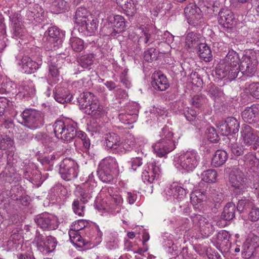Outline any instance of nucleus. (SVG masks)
Returning a JSON list of instances; mask_svg holds the SVG:
<instances>
[{
	"label": "nucleus",
	"instance_id": "69168bd1",
	"mask_svg": "<svg viewBox=\"0 0 259 259\" xmlns=\"http://www.w3.org/2000/svg\"><path fill=\"white\" fill-rule=\"evenodd\" d=\"M184 115L187 120L193 121L196 118L197 112L193 109H189L184 113Z\"/></svg>",
	"mask_w": 259,
	"mask_h": 259
},
{
	"label": "nucleus",
	"instance_id": "6e6552de",
	"mask_svg": "<svg viewBox=\"0 0 259 259\" xmlns=\"http://www.w3.org/2000/svg\"><path fill=\"white\" fill-rule=\"evenodd\" d=\"M191 219L193 225L199 227L203 237H208L214 231V223L215 221L212 218L208 216L205 218L199 214H193Z\"/></svg>",
	"mask_w": 259,
	"mask_h": 259
},
{
	"label": "nucleus",
	"instance_id": "f03ea898",
	"mask_svg": "<svg viewBox=\"0 0 259 259\" xmlns=\"http://www.w3.org/2000/svg\"><path fill=\"white\" fill-rule=\"evenodd\" d=\"M240 61L236 52L233 50H229L224 59V63L217 68V74L221 78L227 77L231 81L234 79L239 72L238 65Z\"/></svg>",
	"mask_w": 259,
	"mask_h": 259
},
{
	"label": "nucleus",
	"instance_id": "393cba45",
	"mask_svg": "<svg viewBox=\"0 0 259 259\" xmlns=\"http://www.w3.org/2000/svg\"><path fill=\"white\" fill-rule=\"evenodd\" d=\"M218 21L225 27H231L235 25L236 21L233 12L228 9H223L219 14Z\"/></svg>",
	"mask_w": 259,
	"mask_h": 259
},
{
	"label": "nucleus",
	"instance_id": "a878e982",
	"mask_svg": "<svg viewBox=\"0 0 259 259\" xmlns=\"http://www.w3.org/2000/svg\"><path fill=\"white\" fill-rule=\"evenodd\" d=\"M79 25L78 30L83 32L85 35H92L94 34L97 29L98 21L93 17H89L85 22Z\"/></svg>",
	"mask_w": 259,
	"mask_h": 259
},
{
	"label": "nucleus",
	"instance_id": "49530a36",
	"mask_svg": "<svg viewBox=\"0 0 259 259\" xmlns=\"http://www.w3.org/2000/svg\"><path fill=\"white\" fill-rule=\"evenodd\" d=\"M217 177V173L214 169H208L202 174V180L206 183H214Z\"/></svg>",
	"mask_w": 259,
	"mask_h": 259
},
{
	"label": "nucleus",
	"instance_id": "1a4fd4ad",
	"mask_svg": "<svg viewBox=\"0 0 259 259\" xmlns=\"http://www.w3.org/2000/svg\"><path fill=\"white\" fill-rule=\"evenodd\" d=\"M257 65L256 53L254 51H248L245 52L240 61L239 70L242 74L251 77L256 72Z\"/></svg>",
	"mask_w": 259,
	"mask_h": 259
},
{
	"label": "nucleus",
	"instance_id": "58836bf2",
	"mask_svg": "<svg viewBox=\"0 0 259 259\" xmlns=\"http://www.w3.org/2000/svg\"><path fill=\"white\" fill-rule=\"evenodd\" d=\"M198 53L200 58L205 62H209L212 57L209 47L205 43L199 45Z\"/></svg>",
	"mask_w": 259,
	"mask_h": 259
},
{
	"label": "nucleus",
	"instance_id": "473e14b6",
	"mask_svg": "<svg viewBox=\"0 0 259 259\" xmlns=\"http://www.w3.org/2000/svg\"><path fill=\"white\" fill-rule=\"evenodd\" d=\"M68 233L71 242L77 247H82L85 245L86 242L88 241L85 239H83L81 236V234L83 235V232H80L75 229H73L71 227Z\"/></svg>",
	"mask_w": 259,
	"mask_h": 259
},
{
	"label": "nucleus",
	"instance_id": "bf43d9fd",
	"mask_svg": "<svg viewBox=\"0 0 259 259\" xmlns=\"http://www.w3.org/2000/svg\"><path fill=\"white\" fill-rule=\"evenodd\" d=\"M125 5V8H123V10L129 15L133 16L134 15L136 12V9L133 1L130 0V2L126 3Z\"/></svg>",
	"mask_w": 259,
	"mask_h": 259
},
{
	"label": "nucleus",
	"instance_id": "412c9836",
	"mask_svg": "<svg viewBox=\"0 0 259 259\" xmlns=\"http://www.w3.org/2000/svg\"><path fill=\"white\" fill-rule=\"evenodd\" d=\"M83 233L84 237L88 238L94 244H98L101 242L103 233L96 224L90 223Z\"/></svg>",
	"mask_w": 259,
	"mask_h": 259
},
{
	"label": "nucleus",
	"instance_id": "c85d7f7f",
	"mask_svg": "<svg viewBox=\"0 0 259 259\" xmlns=\"http://www.w3.org/2000/svg\"><path fill=\"white\" fill-rule=\"evenodd\" d=\"M110 21L112 24L113 31L110 33L112 36L123 31L125 28V20L121 15H116L112 18L110 17Z\"/></svg>",
	"mask_w": 259,
	"mask_h": 259
},
{
	"label": "nucleus",
	"instance_id": "c03bdc74",
	"mask_svg": "<svg viewBox=\"0 0 259 259\" xmlns=\"http://www.w3.org/2000/svg\"><path fill=\"white\" fill-rule=\"evenodd\" d=\"M136 144V139L132 135H128L126 137L124 141L121 143L120 148H121V151L122 149L125 151H130L134 147Z\"/></svg>",
	"mask_w": 259,
	"mask_h": 259
},
{
	"label": "nucleus",
	"instance_id": "cd10ccee",
	"mask_svg": "<svg viewBox=\"0 0 259 259\" xmlns=\"http://www.w3.org/2000/svg\"><path fill=\"white\" fill-rule=\"evenodd\" d=\"M17 96L19 97L25 98L34 95L35 90L33 83L30 80L23 81L18 87Z\"/></svg>",
	"mask_w": 259,
	"mask_h": 259
},
{
	"label": "nucleus",
	"instance_id": "c9c22d12",
	"mask_svg": "<svg viewBox=\"0 0 259 259\" xmlns=\"http://www.w3.org/2000/svg\"><path fill=\"white\" fill-rule=\"evenodd\" d=\"M228 158V154L224 150H217L213 156L211 164L214 167H220L223 165Z\"/></svg>",
	"mask_w": 259,
	"mask_h": 259
},
{
	"label": "nucleus",
	"instance_id": "5fc2aeb1",
	"mask_svg": "<svg viewBox=\"0 0 259 259\" xmlns=\"http://www.w3.org/2000/svg\"><path fill=\"white\" fill-rule=\"evenodd\" d=\"M155 39V38L153 37L151 34L144 32L140 36L138 41L139 42H144L145 44L149 45L150 44L152 43Z\"/></svg>",
	"mask_w": 259,
	"mask_h": 259
},
{
	"label": "nucleus",
	"instance_id": "4be33fe9",
	"mask_svg": "<svg viewBox=\"0 0 259 259\" xmlns=\"http://www.w3.org/2000/svg\"><path fill=\"white\" fill-rule=\"evenodd\" d=\"M188 23L195 26L202 18L200 9L193 4H189L184 10Z\"/></svg>",
	"mask_w": 259,
	"mask_h": 259
},
{
	"label": "nucleus",
	"instance_id": "09e8293b",
	"mask_svg": "<svg viewBox=\"0 0 259 259\" xmlns=\"http://www.w3.org/2000/svg\"><path fill=\"white\" fill-rule=\"evenodd\" d=\"M69 44L72 49L75 52H80L84 48V42L83 40L77 37H71Z\"/></svg>",
	"mask_w": 259,
	"mask_h": 259
},
{
	"label": "nucleus",
	"instance_id": "7ed1b4c3",
	"mask_svg": "<svg viewBox=\"0 0 259 259\" xmlns=\"http://www.w3.org/2000/svg\"><path fill=\"white\" fill-rule=\"evenodd\" d=\"M200 161L198 152L194 150L177 154L174 159V165L182 174L193 171L197 166Z\"/></svg>",
	"mask_w": 259,
	"mask_h": 259
},
{
	"label": "nucleus",
	"instance_id": "6ab92c4d",
	"mask_svg": "<svg viewBox=\"0 0 259 259\" xmlns=\"http://www.w3.org/2000/svg\"><path fill=\"white\" fill-rule=\"evenodd\" d=\"M153 151L159 157H166L167 155L176 148L175 143L158 141L152 145Z\"/></svg>",
	"mask_w": 259,
	"mask_h": 259
},
{
	"label": "nucleus",
	"instance_id": "4468645a",
	"mask_svg": "<svg viewBox=\"0 0 259 259\" xmlns=\"http://www.w3.org/2000/svg\"><path fill=\"white\" fill-rule=\"evenodd\" d=\"M241 134L244 144L247 146L253 145V149H256V146L259 145V137L250 126L243 125Z\"/></svg>",
	"mask_w": 259,
	"mask_h": 259
},
{
	"label": "nucleus",
	"instance_id": "39448f33",
	"mask_svg": "<svg viewBox=\"0 0 259 259\" xmlns=\"http://www.w3.org/2000/svg\"><path fill=\"white\" fill-rule=\"evenodd\" d=\"M76 128V123L70 119L58 120L53 124L56 137L66 143L71 142L75 137Z\"/></svg>",
	"mask_w": 259,
	"mask_h": 259
},
{
	"label": "nucleus",
	"instance_id": "0e129e2a",
	"mask_svg": "<svg viewBox=\"0 0 259 259\" xmlns=\"http://www.w3.org/2000/svg\"><path fill=\"white\" fill-rule=\"evenodd\" d=\"M129 162L131 164V168L134 171H135L143 163L142 159L140 157L134 158Z\"/></svg>",
	"mask_w": 259,
	"mask_h": 259
},
{
	"label": "nucleus",
	"instance_id": "423d86ee",
	"mask_svg": "<svg viewBox=\"0 0 259 259\" xmlns=\"http://www.w3.org/2000/svg\"><path fill=\"white\" fill-rule=\"evenodd\" d=\"M117 168L118 163L116 159L111 157H107L100 162L97 172L101 181L112 184L114 181L112 171Z\"/></svg>",
	"mask_w": 259,
	"mask_h": 259
},
{
	"label": "nucleus",
	"instance_id": "aec40b11",
	"mask_svg": "<svg viewBox=\"0 0 259 259\" xmlns=\"http://www.w3.org/2000/svg\"><path fill=\"white\" fill-rule=\"evenodd\" d=\"M11 22L13 36L21 38L25 33V29L22 24V17L18 13H15L9 17Z\"/></svg>",
	"mask_w": 259,
	"mask_h": 259
},
{
	"label": "nucleus",
	"instance_id": "79ce46f5",
	"mask_svg": "<svg viewBox=\"0 0 259 259\" xmlns=\"http://www.w3.org/2000/svg\"><path fill=\"white\" fill-rule=\"evenodd\" d=\"M158 136L160 138L159 141H165L166 142L175 143L173 139L174 133L169 127L165 126L159 132Z\"/></svg>",
	"mask_w": 259,
	"mask_h": 259
},
{
	"label": "nucleus",
	"instance_id": "3c124183",
	"mask_svg": "<svg viewBox=\"0 0 259 259\" xmlns=\"http://www.w3.org/2000/svg\"><path fill=\"white\" fill-rule=\"evenodd\" d=\"M90 223L85 220H79L74 222L71 225V228L81 232H84L86 228L88 227Z\"/></svg>",
	"mask_w": 259,
	"mask_h": 259
},
{
	"label": "nucleus",
	"instance_id": "e433bc0d",
	"mask_svg": "<svg viewBox=\"0 0 259 259\" xmlns=\"http://www.w3.org/2000/svg\"><path fill=\"white\" fill-rule=\"evenodd\" d=\"M230 238V234L226 230H222L214 236L212 240L217 247L226 245Z\"/></svg>",
	"mask_w": 259,
	"mask_h": 259
},
{
	"label": "nucleus",
	"instance_id": "c756f323",
	"mask_svg": "<svg viewBox=\"0 0 259 259\" xmlns=\"http://www.w3.org/2000/svg\"><path fill=\"white\" fill-rule=\"evenodd\" d=\"M55 100L61 104L69 103L71 101L72 95L65 89L61 87L55 88L53 91Z\"/></svg>",
	"mask_w": 259,
	"mask_h": 259
},
{
	"label": "nucleus",
	"instance_id": "864d4df0",
	"mask_svg": "<svg viewBox=\"0 0 259 259\" xmlns=\"http://www.w3.org/2000/svg\"><path fill=\"white\" fill-rule=\"evenodd\" d=\"M247 88L249 93L252 97L259 99V82L249 84Z\"/></svg>",
	"mask_w": 259,
	"mask_h": 259
},
{
	"label": "nucleus",
	"instance_id": "f257e3e1",
	"mask_svg": "<svg viewBox=\"0 0 259 259\" xmlns=\"http://www.w3.org/2000/svg\"><path fill=\"white\" fill-rule=\"evenodd\" d=\"M80 109L87 114L99 118L106 114L105 108L101 104L97 97L91 92H84L79 100Z\"/></svg>",
	"mask_w": 259,
	"mask_h": 259
},
{
	"label": "nucleus",
	"instance_id": "dca6fc26",
	"mask_svg": "<svg viewBox=\"0 0 259 259\" xmlns=\"http://www.w3.org/2000/svg\"><path fill=\"white\" fill-rule=\"evenodd\" d=\"M241 116L246 122L251 124L259 123V104H253L246 107L242 112Z\"/></svg>",
	"mask_w": 259,
	"mask_h": 259
},
{
	"label": "nucleus",
	"instance_id": "ddd939ff",
	"mask_svg": "<svg viewBox=\"0 0 259 259\" xmlns=\"http://www.w3.org/2000/svg\"><path fill=\"white\" fill-rule=\"evenodd\" d=\"M160 172L159 165L154 160H151L144 166L142 178L145 183H152L158 178Z\"/></svg>",
	"mask_w": 259,
	"mask_h": 259
},
{
	"label": "nucleus",
	"instance_id": "8fccbe9b",
	"mask_svg": "<svg viewBox=\"0 0 259 259\" xmlns=\"http://www.w3.org/2000/svg\"><path fill=\"white\" fill-rule=\"evenodd\" d=\"M93 58L94 56L92 54L85 55L79 59L78 62L83 68L88 69L92 65Z\"/></svg>",
	"mask_w": 259,
	"mask_h": 259
},
{
	"label": "nucleus",
	"instance_id": "774afa93",
	"mask_svg": "<svg viewBox=\"0 0 259 259\" xmlns=\"http://www.w3.org/2000/svg\"><path fill=\"white\" fill-rule=\"evenodd\" d=\"M137 198V195L134 192H126V201L130 204H133Z\"/></svg>",
	"mask_w": 259,
	"mask_h": 259
},
{
	"label": "nucleus",
	"instance_id": "f704fd0d",
	"mask_svg": "<svg viewBox=\"0 0 259 259\" xmlns=\"http://www.w3.org/2000/svg\"><path fill=\"white\" fill-rule=\"evenodd\" d=\"M105 142L106 146L110 149H119L121 150L120 148V137L114 133L107 134L105 137Z\"/></svg>",
	"mask_w": 259,
	"mask_h": 259
},
{
	"label": "nucleus",
	"instance_id": "2f4dec72",
	"mask_svg": "<svg viewBox=\"0 0 259 259\" xmlns=\"http://www.w3.org/2000/svg\"><path fill=\"white\" fill-rule=\"evenodd\" d=\"M201 35L194 32H189L185 36V47L188 50H192L199 46L200 43Z\"/></svg>",
	"mask_w": 259,
	"mask_h": 259
},
{
	"label": "nucleus",
	"instance_id": "de8ad7c7",
	"mask_svg": "<svg viewBox=\"0 0 259 259\" xmlns=\"http://www.w3.org/2000/svg\"><path fill=\"white\" fill-rule=\"evenodd\" d=\"M118 117L121 122L125 124H132L137 120L136 114L132 115L130 112L120 113Z\"/></svg>",
	"mask_w": 259,
	"mask_h": 259
},
{
	"label": "nucleus",
	"instance_id": "ea45409f",
	"mask_svg": "<svg viewBox=\"0 0 259 259\" xmlns=\"http://www.w3.org/2000/svg\"><path fill=\"white\" fill-rule=\"evenodd\" d=\"M236 206L234 203H227L224 208L221 217L227 221L232 220L235 217Z\"/></svg>",
	"mask_w": 259,
	"mask_h": 259
},
{
	"label": "nucleus",
	"instance_id": "a18cd8bd",
	"mask_svg": "<svg viewBox=\"0 0 259 259\" xmlns=\"http://www.w3.org/2000/svg\"><path fill=\"white\" fill-rule=\"evenodd\" d=\"M227 125L228 126V131L230 134L237 133L239 128V123L238 120L233 117H228L226 119Z\"/></svg>",
	"mask_w": 259,
	"mask_h": 259
},
{
	"label": "nucleus",
	"instance_id": "b1692460",
	"mask_svg": "<svg viewBox=\"0 0 259 259\" xmlns=\"http://www.w3.org/2000/svg\"><path fill=\"white\" fill-rule=\"evenodd\" d=\"M151 84L155 90L158 91H165L169 87L166 76L160 72H155L153 74Z\"/></svg>",
	"mask_w": 259,
	"mask_h": 259
},
{
	"label": "nucleus",
	"instance_id": "9d476101",
	"mask_svg": "<svg viewBox=\"0 0 259 259\" xmlns=\"http://www.w3.org/2000/svg\"><path fill=\"white\" fill-rule=\"evenodd\" d=\"M19 122L24 124L28 128L34 130L40 127L42 124L41 113L33 109H26L19 116Z\"/></svg>",
	"mask_w": 259,
	"mask_h": 259
},
{
	"label": "nucleus",
	"instance_id": "72a5a7b5",
	"mask_svg": "<svg viewBox=\"0 0 259 259\" xmlns=\"http://www.w3.org/2000/svg\"><path fill=\"white\" fill-rule=\"evenodd\" d=\"M108 192L110 196V204L111 208L118 209L122 205L123 200L119 193L115 189L110 187L108 189Z\"/></svg>",
	"mask_w": 259,
	"mask_h": 259
},
{
	"label": "nucleus",
	"instance_id": "f3484780",
	"mask_svg": "<svg viewBox=\"0 0 259 259\" xmlns=\"http://www.w3.org/2000/svg\"><path fill=\"white\" fill-rule=\"evenodd\" d=\"M206 193L204 191L200 190H195L191 194V202L194 209L199 212H202L204 210L205 202L206 200Z\"/></svg>",
	"mask_w": 259,
	"mask_h": 259
},
{
	"label": "nucleus",
	"instance_id": "9b49d317",
	"mask_svg": "<svg viewBox=\"0 0 259 259\" xmlns=\"http://www.w3.org/2000/svg\"><path fill=\"white\" fill-rule=\"evenodd\" d=\"M78 171L77 163L71 158H66L60 163L59 172L65 181H71L76 178Z\"/></svg>",
	"mask_w": 259,
	"mask_h": 259
},
{
	"label": "nucleus",
	"instance_id": "a211bd4d",
	"mask_svg": "<svg viewBox=\"0 0 259 259\" xmlns=\"http://www.w3.org/2000/svg\"><path fill=\"white\" fill-rule=\"evenodd\" d=\"M34 220L38 226L43 230H55L58 227L56 219L47 213L37 215Z\"/></svg>",
	"mask_w": 259,
	"mask_h": 259
},
{
	"label": "nucleus",
	"instance_id": "4d7b16f0",
	"mask_svg": "<svg viewBox=\"0 0 259 259\" xmlns=\"http://www.w3.org/2000/svg\"><path fill=\"white\" fill-rule=\"evenodd\" d=\"M248 220L252 222H255L259 219V208L253 206L248 213Z\"/></svg>",
	"mask_w": 259,
	"mask_h": 259
},
{
	"label": "nucleus",
	"instance_id": "bb28decb",
	"mask_svg": "<svg viewBox=\"0 0 259 259\" xmlns=\"http://www.w3.org/2000/svg\"><path fill=\"white\" fill-rule=\"evenodd\" d=\"M21 64L24 73L31 74L38 70L41 63L33 61L28 56H24L21 60Z\"/></svg>",
	"mask_w": 259,
	"mask_h": 259
},
{
	"label": "nucleus",
	"instance_id": "338daca9",
	"mask_svg": "<svg viewBox=\"0 0 259 259\" xmlns=\"http://www.w3.org/2000/svg\"><path fill=\"white\" fill-rule=\"evenodd\" d=\"M209 92L211 96L213 97L214 99L221 96L223 94L219 87H212L210 89Z\"/></svg>",
	"mask_w": 259,
	"mask_h": 259
},
{
	"label": "nucleus",
	"instance_id": "5701e85b",
	"mask_svg": "<svg viewBox=\"0 0 259 259\" xmlns=\"http://www.w3.org/2000/svg\"><path fill=\"white\" fill-rule=\"evenodd\" d=\"M46 34L49 36V40L52 45V49L56 50L62 45L64 34L58 28L51 27L46 32Z\"/></svg>",
	"mask_w": 259,
	"mask_h": 259
},
{
	"label": "nucleus",
	"instance_id": "37998d69",
	"mask_svg": "<svg viewBox=\"0 0 259 259\" xmlns=\"http://www.w3.org/2000/svg\"><path fill=\"white\" fill-rule=\"evenodd\" d=\"M75 137H76V139L75 141V144H77V143H81L85 150H88L90 148L91 145L90 140L84 132L76 131Z\"/></svg>",
	"mask_w": 259,
	"mask_h": 259
},
{
	"label": "nucleus",
	"instance_id": "2eb2a0df",
	"mask_svg": "<svg viewBox=\"0 0 259 259\" xmlns=\"http://www.w3.org/2000/svg\"><path fill=\"white\" fill-rule=\"evenodd\" d=\"M259 247V237L256 235H250L242 245V256L249 258L254 253L256 248Z\"/></svg>",
	"mask_w": 259,
	"mask_h": 259
},
{
	"label": "nucleus",
	"instance_id": "7c9ffc66",
	"mask_svg": "<svg viewBox=\"0 0 259 259\" xmlns=\"http://www.w3.org/2000/svg\"><path fill=\"white\" fill-rule=\"evenodd\" d=\"M57 244L56 239L52 236H49L46 238L43 245L38 244L37 248L43 254H48L55 250Z\"/></svg>",
	"mask_w": 259,
	"mask_h": 259
},
{
	"label": "nucleus",
	"instance_id": "0eeeda50",
	"mask_svg": "<svg viewBox=\"0 0 259 259\" xmlns=\"http://www.w3.org/2000/svg\"><path fill=\"white\" fill-rule=\"evenodd\" d=\"M229 181L233 191L236 194H242L249 186V180L244 174L237 168H234L231 170Z\"/></svg>",
	"mask_w": 259,
	"mask_h": 259
},
{
	"label": "nucleus",
	"instance_id": "f8f14e48",
	"mask_svg": "<svg viewBox=\"0 0 259 259\" xmlns=\"http://www.w3.org/2000/svg\"><path fill=\"white\" fill-rule=\"evenodd\" d=\"M187 192L186 188H184L178 183H173L165 189L163 193V196L166 200L176 202L184 199Z\"/></svg>",
	"mask_w": 259,
	"mask_h": 259
},
{
	"label": "nucleus",
	"instance_id": "13d9d810",
	"mask_svg": "<svg viewBox=\"0 0 259 259\" xmlns=\"http://www.w3.org/2000/svg\"><path fill=\"white\" fill-rule=\"evenodd\" d=\"M219 132L223 136H228L231 135L229 131H228V126L226 120L225 121H220L217 125Z\"/></svg>",
	"mask_w": 259,
	"mask_h": 259
},
{
	"label": "nucleus",
	"instance_id": "680f3d73",
	"mask_svg": "<svg viewBox=\"0 0 259 259\" xmlns=\"http://www.w3.org/2000/svg\"><path fill=\"white\" fill-rule=\"evenodd\" d=\"M230 149L232 153L234 155L239 156L243 154V150L242 147L240 146L237 143L231 144Z\"/></svg>",
	"mask_w": 259,
	"mask_h": 259
},
{
	"label": "nucleus",
	"instance_id": "e2e57ef3",
	"mask_svg": "<svg viewBox=\"0 0 259 259\" xmlns=\"http://www.w3.org/2000/svg\"><path fill=\"white\" fill-rule=\"evenodd\" d=\"M139 108L140 106L138 103L133 102L129 105L128 107V111L127 112H130L132 115H135V114H136L137 118H138Z\"/></svg>",
	"mask_w": 259,
	"mask_h": 259
},
{
	"label": "nucleus",
	"instance_id": "4c0bfd02",
	"mask_svg": "<svg viewBox=\"0 0 259 259\" xmlns=\"http://www.w3.org/2000/svg\"><path fill=\"white\" fill-rule=\"evenodd\" d=\"M89 17H93L90 15L87 9L83 7H80L76 11L74 19L75 22L78 25L85 22Z\"/></svg>",
	"mask_w": 259,
	"mask_h": 259
},
{
	"label": "nucleus",
	"instance_id": "a19ab883",
	"mask_svg": "<svg viewBox=\"0 0 259 259\" xmlns=\"http://www.w3.org/2000/svg\"><path fill=\"white\" fill-rule=\"evenodd\" d=\"M68 3L65 0H52V10L54 13H59L67 10Z\"/></svg>",
	"mask_w": 259,
	"mask_h": 259
},
{
	"label": "nucleus",
	"instance_id": "6e6d98bb",
	"mask_svg": "<svg viewBox=\"0 0 259 259\" xmlns=\"http://www.w3.org/2000/svg\"><path fill=\"white\" fill-rule=\"evenodd\" d=\"M13 144V141L10 138L5 136L0 141V149L2 150L7 149L12 147Z\"/></svg>",
	"mask_w": 259,
	"mask_h": 259
},
{
	"label": "nucleus",
	"instance_id": "052dcab7",
	"mask_svg": "<svg viewBox=\"0 0 259 259\" xmlns=\"http://www.w3.org/2000/svg\"><path fill=\"white\" fill-rule=\"evenodd\" d=\"M59 75L58 64H56L55 62H51L49 65V75L53 77H56Z\"/></svg>",
	"mask_w": 259,
	"mask_h": 259
},
{
	"label": "nucleus",
	"instance_id": "20e7f679",
	"mask_svg": "<svg viewBox=\"0 0 259 259\" xmlns=\"http://www.w3.org/2000/svg\"><path fill=\"white\" fill-rule=\"evenodd\" d=\"M97 186V182L94 179V175L92 172L89 175L87 180L81 186L80 194V200H74L72 203V209L76 214L80 217L84 215L85 211L84 204L91 199L92 194L95 191Z\"/></svg>",
	"mask_w": 259,
	"mask_h": 259
},
{
	"label": "nucleus",
	"instance_id": "603ef678",
	"mask_svg": "<svg viewBox=\"0 0 259 259\" xmlns=\"http://www.w3.org/2000/svg\"><path fill=\"white\" fill-rule=\"evenodd\" d=\"M207 139L211 142L215 143L218 141V135L215 129L212 126H209L205 131Z\"/></svg>",
	"mask_w": 259,
	"mask_h": 259
}]
</instances>
